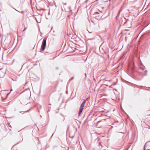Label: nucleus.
Instances as JSON below:
<instances>
[{
	"instance_id": "a878e982",
	"label": "nucleus",
	"mask_w": 150,
	"mask_h": 150,
	"mask_svg": "<svg viewBox=\"0 0 150 150\" xmlns=\"http://www.w3.org/2000/svg\"><path fill=\"white\" fill-rule=\"evenodd\" d=\"M150 150V149H147V150Z\"/></svg>"
},
{
	"instance_id": "6ab92c4d",
	"label": "nucleus",
	"mask_w": 150,
	"mask_h": 150,
	"mask_svg": "<svg viewBox=\"0 0 150 150\" xmlns=\"http://www.w3.org/2000/svg\"><path fill=\"white\" fill-rule=\"evenodd\" d=\"M74 137V136H72V137H71V138H73Z\"/></svg>"
},
{
	"instance_id": "1a4fd4ad",
	"label": "nucleus",
	"mask_w": 150,
	"mask_h": 150,
	"mask_svg": "<svg viewBox=\"0 0 150 150\" xmlns=\"http://www.w3.org/2000/svg\"><path fill=\"white\" fill-rule=\"evenodd\" d=\"M10 93H11L10 92L9 93H7V95H6V98L4 99H5L7 98V97L9 95V94Z\"/></svg>"
},
{
	"instance_id": "4be33fe9",
	"label": "nucleus",
	"mask_w": 150,
	"mask_h": 150,
	"mask_svg": "<svg viewBox=\"0 0 150 150\" xmlns=\"http://www.w3.org/2000/svg\"><path fill=\"white\" fill-rule=\"evenodd\" d=\"M56 69H58V67H56Z\"/></svg>"
},
{
	"instance_id": "9b49d317",
	"label": "nucleus",
	"mask_w": 150,
	"mask_h": 150,
	"mask_svg": "<svg viewBox=\"0 0 150 150\" xmlns=\"http://www.w3.org/2000/svg\"><path fill=\"white\" fill-rule=\"evenodd\" d=\"M12 8L14 9H15V10H16V11H17L18 12H20L19 11H18L17 10H16L15 8H13V7H12Z\"/></svg>"
},
{
	"instance_id": "a211bd4d",
	"label": "nucleus",
	"mask_w": 150,
	"mask_h": 150,
	"mask_svg": "<svg viewBox=\"0 0 150 150\" xmlns=\"http://www.w3.org/2000/svg\"><path fill=\"white\" fill-rule=\"evenodd\" d=\"M12 90H12V89H11L10 90V92H11V91H12Z\"/></svg>"
},
{
	"instance_id": "c756f323",
	"label": "nucleus",
	"mask_w": 150,
	"mask_h": 150,
	"mask_svg": "<svg viewBox=\"0 0 150 150\" xmlns=\"http://www.w3.org/2000/svg\"><path fill=\"white\" fill-rule=\"evenodd\" d=\"M23 65L22 66V67H21V68H22V67H23ZM21 69H22V68H21Z\"/></svg>"
},
{
	"instance_id": "b1692460",
	"label": "nucleus",
	"mask_w": 150,
	"mask_h": 150,
	"mask_svg": "<svg viewBox=\"0 0 150 150\" xmlns=\"http://www.w3.org/2000/svg\"><path fill=\"white\" fill-rule=\"evenodd\" d=\"M54 31H53V33H54Z\"/></svg>"
},
{
	"instance_id": "423d86ee",
	"label": "nucleus",
	"mask_w": 150,
	"mask_h": 150,
	"mask_svg": "<svg viewBox=\"0 0 150 150\" xmlns=\"http://www.w3.org/2000/svg\"><path fill=\"white\" fill-rule=\"evenodd\" d=\"M120 11H119V12H118V14H117V16H116V18H117V17H118V16H119V15H120Z\"/></svg>"
},
{
	"instance_id": "cd10ccee",
	"label": "nucleus",
	"mask_w": 150,
	"mask_h": 150,
	"mask_svg": "<svg viewBox=\"0 0 150 150\" xmlns=\"http://www.w3.org/2000/svg\"><path fill=\"white\" fill-rule=\"evenodd\" d=\"M48 15H49V14H50V13H49V12L48 13Z\"/></svg>"
},
{
	"instance_id": "6e6552de",
	"label": "nucleus",
	"mask_w": 150,
	"mask_h": 150,
	"mask_svg": "<svg viewBox=\"0 0 150 150\" xmlns=\"http://www.w3.org/2000/svg\"><path fill=\"white\" fill-rule=\"evenodd\" d=\"M140 69H141V70H142V71H144V69L143 68H142V67H141L140 68Z\"/></svg>"
},
{
	"instance_id": "c85d7f7f",
	"label": "nucleus",
	"mask_w": 150,
	"mask_h": 150,
	"mask_svg": "<svg viewBox=\"0 0 150 150\" xmlns=\"http://www.w3.org/2000/svg\"><path fill=\"white\" fill-rule=\"evenodd\" d=\"M56 113H57V112H56Z\"/></svg>"
},
{
	"instance_id": "5701e85b",
	"label": "nucleus",
	"mask_w": 150,
	"mask_h": 150,
	"mask_svg": "<svg viewBox=\"0 0 150 150\" xmlns=\"http://www.w3.org/2000/svg\"><path fill=\"white\" fill-rule=\"evenodd\" d=\"M92 33V32H89V33Z\"/></svg>"
},
{
	"instance_id": "aec40b11",
	"label": "nucleus",
	"mask_w": 150,
	"mask_h": 150,
	"mask_svg": "<svg viewBox=\"0 0 150 150\" xmlns=\"http://www.w3.org/2000/svg\"><path fill=\"white\" fill-rule=\"evenodd\" d=\"M26 28H25V29L23 30V31H24L25 30H26Z\"/></svg>"
},
{
	"instance_id": "412c9836",
	"label": "nucleus",
	"mask_w": 150,
	"mask_h": 150,
	"mask_svg": "<svg viewBox=\"0 0 150 150\" xmlns=\"http://www.w3.org/2000/svg\"><path fill=\"white\" fill-rule=\"evenodd\" d=\"M46 53H49V52H46Z\"/></svg>"
},
{
	"instance_id": "dca6fc26",
	"label": "nucleus",
	"mask_w": 150,
	"mask_h": 150,
	"mask_svg": "<svg viewBox=\"0 0 150 150\" xmlns=\"http://www.w3.org/2000/svg\"><path fill=\"white\" fill-rule=\"evenodd\" d=\"M53 134H52V135L51 136V138H52V136H53Z\"/></svg>"
},
{
	"instance_id": "39448f33",
	"label": "nucleus",
	"mask_w": 150,
	"mask_h": 150,
	"mask_svg": "<svg viewBox=\"0 0 150 150\" xmlns=\"http://www.w3.org/2000/svg\"><path fill=\"white\" fill-rule=\"evenodd\" d=\"M29 90V88H27L25 89L23 91V92H21L20 93V94H21V93H22L23 92H24V91H26V90Z\"/></svg>"
},
{
	"instance_id": "4468645a",
	"label": "nucleus",
	"mask_w": 150,
	"mask_h": 150,
	"mask_svg": "<svg viewBox=\"0 0 150 150\" xmlns=\"http://www.w3.org/2000/svg\"><path fill=\"white\" fill-rule=\"evenodd\" d=\"M66 93L67 94H68V91H66Z\"/></svg>"
},
{
	"instance_id": "7ed1b4c3",
	"label": "nucleus",
	"mask_w": 150,
	"mask_h": 150,
	"mask_svg": "<svg viewBox=\"0 0 150 150\" xmlns=\"http://www.w3.org/2000/svg\"><path fill=\"white\" fill-rule=\"evenodd\" d=\"M6 73V71L3 68H0V74L2 76H4Z\"/></svg>"
},
{
	"instance_id": "9d476101",
	"label": "nucleus",
	"mask_w": 150,
	"mask_h": 150,
	"mask_svg": "<svg viewBox=\"0 0 150 150\" xmlns=\"http://www.w3.org/2000/svg\"><path fill=\"white\" fill-rule=\"evenodd\" d=\"M74 77H72L70 79H69V81H70L71 80H73L74 78Z\"/></svg>"
},
{
	"instance_id": "2eb2a0df",
	"label": "nucleus",
	"mask_w": 150,
	"mask_h": 150,
	"mask_svg": "<svg viewBox=\"0 0 150 150\" xmlns=\"http://www.w3.org/2000/svg\"><path fill=\"white\" fill-rule=\"evenodd\" d=\"M63 4L64 5H66V4L65 3H63Z\"/></svg>"
},
{
	"instance_id": "0eeeda50",
	"label": "nucleus",
	"mask_w": 150,
	"mask_h": 150,
	"mask_svg": "<svg viewBox=\"0 0 150 150\" xmlns=\"http://www.w3.org/2000/svg\"><path fill=\"white\" fill-rule=\"evenodd\" d=\"M30 110V109H29L27 111H22V112H25V113H26V112H28Z\"/></svg>"
},
{
	"instance_id": "ddd939ff",
	"label": "nucleus",
	"mask_w": 150,
	"mask_h": 150,
	"mask_svg": "<svg viewBox=\"0 0 150 150\" xmlns=\"http://www.w3.org/2000/svg\"><path fill=\"white\" fill-rule=\"evenodd\" d=\"M143 150H145V146H144V148H143Z\"/></svg>"
},
{
	"instance_id": "f03ea898",
	"label": "nucleus",
	"mask_w": 150,
	"mask_h": 150,
	"mask_svg": "<svg viewBox=\"0 0 150 150\" xmlns=\"http://www.w3.org/2000/svg\"><path fill=\"white\" fill-rule=\"evenodd\" d=\"M86 103V100H84L83 101L81 104L78 113L79 116H80V115L81 114L83 110V109L84 107V106L85 104Z\"/></svg>"
},
{
	"instance_id": "f257e3e1",
	"label": "nucleus",
	"mask_w": 150,
	"mask_h": 150,
	"mask_svg": "<svg viewBox=\"0 0 150 150\" xmlns=\"http://www.w3.org/2000/svg\"><path fill=\"white\" fill-rule=\"evenodd\" d=\"M46 40L47 39L45 38L43 40L40 51L41 52L44 51L45 49L46 45Z\"/></svg>"
},
{
	"instance_id": "bb28decb",
	"label": "nucleus",
	"mask_w": 150,
	"mask_h": 150,
	"mask_svg": "<svg viewBox=\"0 0 150 150\" xmlns=\"http://www.w3.org/2000/svg\"><path fill=\"white\" fill-rule=\"evenodd\" d=\"M49 105H51V104H49Z\"/></svg>"
},
{
	"instance_id": "f8f14e48",
	"label": "nucleus",
	"mask_w": 150,
	"mask_h": 150,
	"mask_svg": "<svg viewBox=\"0 0 150 150\" xmlns=\"http://www.w3.org/2000/svg\"><path fill=\"white\" fill-rule=\"evenodd\" d=\"M147 70L146 69V70H144V72H146H146H147Z\"/></svg>"
},
{
	"instance_id": "20e7f679",
	"label": "nucleus",
	"mask_w": 150,
	"mask_h": 150,
	"mask_svg": "<svg viewBox=\"0 0 150 150\" xmlns=\"http://www.w3.org/2000/svg\"><path fill=\"white\" fill-rule=\"evenodd\" d=\"M51 108V107H48V110H47V112H49L50 110V108Z\"/></svg>"
},
{
	"instance_id": "f3484780",
	"label": "nucleus",
	"mask_w": 150,
	"mask_h": 150,
	"mask_svg": "<svg viewBox=\"0 0 150 150\" xmlns=\"http://www.w3.org/2000/svg\"><path fill=\"white\" fill-rule=\"evenodd\" d=\"M85 77H86V74H85Z\"/></svg>"
},
{
	"instance_id": "393cba45",
	"label": "nucleus",
	"mask_w": 150,
	"mask_h": 150,
	"mask_svg": "<svg viewBox=\"0 0 150 150\" xmlns=\"http://www.w3.org/2000/svg\"><path fill=\"white\" fill-rule=\"evenodd\" d=\"M75 41L76 42H77V41H76V40H75Z\"/></svg>"
}]
</instances>
